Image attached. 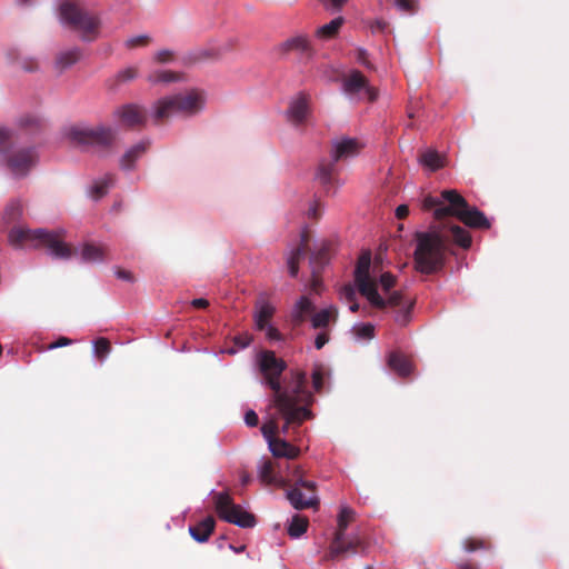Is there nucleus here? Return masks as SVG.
Listing matches in <instances>:
<instances>
[{
  "mask_svg": "<svg viewBox=\"0 0 569 569\" xmlns=\"http://www.w3.org/2000/svg\"><path fill=\"white\" fill-rule=\"evenodd\" d=\"M258 363L266 385L273 391L272 402L284 420L282 432L287 435L290 427H300L312 417L309 409L312 395L307 389L306 373L292 372L291 381L282 386L280 377L287 369L284 360L277 358L273 351L264 350L259 355Z\"/></svg>",
  "mask_w": 569,
  "mask_h": 569,
  "instance_id": "1",
  "label": "nucleus"
},
{
  "mask_svg": "<svg viewBox=\"0 0 569 569\" xmlns=\"http://www.w3.org/2000/svg\"><path fill=\"white\" fill-rule=\"evenodd\" d=\"M449 237L463 249L470 248L472 242L470 232L458 224H450L448 230L432 228L429 231L416 233L413 262L418 272L435 274L443 269Z\"/></svg>",
  "mask_w": 569,
  "mask_h": 569,
  "instance_id": "2",
  "label": "nucleus"
},
{
  "mask_svg": "<svg viewBox=\"0 0 569 569\" xmlns=\"http://www.w3.org/2000/svg\"><path fill=\"white\" fill-rule=\"evenodd\" d=\"M422 209L433 210V217L437 220L456 217L470 228H490V222L485 213L476 207H470L467 200L453 189L443 190L440 197L427 196L422 201Z\"/></svg>",
  "mask_w": 569,
  "mask_h": 569,
  "instance_id": "3",
  "label": "nucleus"
},
{
  "mask_svg": "<svg viewBox=\"0 0 569 569\" xmlns=\"http://www.w3.org/2000/svg\"><path fill=\"white\" fill-rule=\"evenodd\" d=\"M204 102V92L198 89L167 96L152 104L151 118L154 124H160L174 114L191 117L202 110Z\"/></svg>",
  "mask_w": 569,
  "mask_h": 569,
  "instance_id": "4",
  "label": "nucleus"
},
{
  "mask_svg": "<svg viewBox=\"0 0 569 569\" xmlns=\"http://www.w3.org/2000/svg\"><path fill=\"white\" fill-rule=\"evenodd\" d=\"M17 141L12 130L0 127L1 163L16 178H24L38 163V153L34 147L9 148Z\"/></svg>",
  "mask_w": 569,
  "mask_h": 569,
  "instance_id": "5",
  "label": "nucleus"
},
{
  "mask_svg": "<svg viewBox=\"0 0 569 569\" xmlns=\"http://www.w3.org/2000/svg\"><path fill=\"white\" fill-rule=\"evenodd\" d=\"M63 231H46L43 229L31 230L24 227H14L9 232V241L13 246H22L27 242L38 241L58 259H69L74 250L63 241Z\"/></svg>",
  "mask_w": 569,
  "mask_h": 569,
  "instance_id": "6",
  "label": "nucleus"
},
{
  "mask_svg": "<svg viewBox=\"0 0 569 569\" xmlns=\"http://www.w3.org/2000/svg\"><path fill=\"white\" fill-rule=\"evenodd\" d=\"M356 512L349 507H342L338 515V526L330 542L329 550L325 556L326 560H338L348 555L363 552L366 545L363 540L353 535L347 538L348 526L355 520Z\"/></svg>",
  "mask_w": 569,
  "mask_h": 569,
  "instance_id": "7",
  "label": "nucleus"
},
{
  "mask_svg": "<svg viewBox=\"0 0 569 569\" xmlns=\"http://www.w3.org/2000/svg\"><path fill=\"white\" fill-rule=\"evenodd\" d=\"M59 11L63 23L80 32L82 39L90 41L97 37L100 21L97 16L87 11L81 3L66 0L60 4Z\"/></svg>",
  "mask_w": 569,
  "mask_h": 569,
  "instance_id": "8",
  "label": "nucleus"
},
{
  "mask_svg": "<svg viewBox=\"0 0 569 569\" xmlns=\"http://www.w3.org/2000/svg\"><path fill=\"white\" fill-rule=\"evenodd\" d=\"M68 137L74 146L82 149L109 148L114 141L116 133L113 129L104 126L96 128L72 127Z\"/></svg>",
  "mask_w": 569,
  "mask_h": 569,
  "instance_id": "9",
  "label": "nucleus"
},
{
  "mask_svg": "<svg viewBox=\"0 0 569 569\" xmlns=\"http://www.w3.org/2000/svg\"><path fill=\"white\" fill-rule=\"evenodd\" d=\"M213 503L220 519L240 528H253L256 526V517L236 505L228 492L214 493Z\"/></svg>",
  "mask_w": 569,
  "mask_h": 569,
  "instance_id": "10",
  "label": "nucleus"
},
{
  "mask_svg": "<svg viewBox=\"0 0 569 569\" xmlns=\"http://www.w3.org/2000/svg\"><path fill=\"white\" fill-rule=\"evenodd\" d=\"M371 252L365 251L360 254L355 270V281L359 292L365 296L376 308H383L386 302L378 293L377 283L370 278Z\"/></svg>",
  "mask_w": 569,
  "mask_h": 569,
  "instance_id": "11",
  "label": "nucleus"
},
{
  "mask_svg": "<svg viewBox=\"0 0 569 569\" xmlns=\"http://www.w3.org/2000/svg\"><path fill=\"white\" fill-rule=\"evenodd\" d=\"M342 90L351 97L362 92L370 102L378 98V90L369 84L368 79L359 70H352L342 78Z\"/></svg>",
  "mask_w": 569,
  "mask_h": 569,
  "instance_id": "12",
  "label": "nucleus"
},
{
  "mask_svg": "<svg viewBox=\"0 0 569 569\" xmlns=\"http://www.w3.org/2000/svg\"><path fill=\"white\" fill-rule=\"evenodd\" d=\"M113 116L127 129H140L147 123L148 117L144 107L137 103H127L118 107Z\"/></svg>",
  "mask_w": 569,
  "mask_h": 569,
  "instance_id": "13",
  "label": "nucleus"
},
{
  "mask_svg": "<svg viewBox=\"0 0 569 569\" xmlns=\"http://www.w3.org/2000/svg\"><path fill=\"white\" fill-rule=\"evenodd\" d=\"M383 300L386 306L382 309H385L387 306L399 308V311L395 317V321L399 326L406 327L411 320V311L415 305V300L411 298H405L401 291H393L389 295L387 300Z\"/></svg>",
  "mask_w": 569,
  "mask_h": 569,
  "instance_id": "14",
  "label": "nucleus"
},
{
  "mask_svg": "<svg viewBox=\"0 0 569 569\" xmlns=\"http://www.w3.org/2000/svg\"><path fill=\"white\" fill-rule=\"evenodd\" d=\"M316 306L308 296H302L293 306L290 315L291 323L299 327L307 320H311Z\"/></svg>",
  "mask_w": 569,
  "mask_h": 569,
  "instance_id": "15",
  "label": "nucleus"
},
{
  "mask_svg": "<svg viewBox=\"0 0 569 569\" xmlns=\"http://www.w3.org/2000/svg\"><path fill=\"white\" fill-rule=\"evenodd\" d=\"M361 144L357 139L343 138L333 142L331 156L335 161L346 160L359 153Z\"/></svg>",
  "mask_w": 569,
  "mask_h": 569,
  "instance_id": "16",
  "label": "nucleus"
},
{
  "mask_svg": "<svg viewBox=\"0 0 569 569\" xmlns=\"http://www.w3.org/2000/svg\"><path fill=\"white\" fill-rule=\"evenodd\" d=\"M287 113L290 122H292L297 127L301 126L309 114V104L307 97L305 94H300L298 98H296L290 103Z\"/></svg>",
  "mask_w": 569,
  "mask_h": 569,
  "instance_id": "17",
  "label": "nucleus"
},
{
  "mask_svg": "<svg viewBox=\"0 0 569 569\" xmlns=\"http://www.w3.org/2000/svg\"><path fill=\"white\" fill-rule=\"evenodd\" d=\"M301 488L302 487L297 486L287 491V499L290 501L291 506L297 510L317 507L319 505V498L316 492H311L310 497L305 498Z\"/></svg>",
  "mask_w": 569,
  "mask_h": 569,
  "instance_id": "18",
  "label": "nucleus"
},
{
  "mask_svg": "<svg viewBox=\"0 0 569 569\" xmlns=\"http://www.w3.org/2000/svg\"><path fill=\"white\" fill-rule=\"evenodd\" d=\"M268 446L276 458L296 459L300 455V449L298 447L280 438L270 440Z\"/></svg>",
  "mask_w": 569,
  "mask_h": 569,
  "instance_id": "19",
  "label": "nucleus"
},
{
  "mask_svg": "<svg viewBox=\"0 0 569 569\" xmlns=\"http://www.w3.org/2000/svg\"><path fill=\"white\" fill-rule=\"evenodd\" d=\"M308 246V233L302 232L300 244L292 249L287 258V266L291 277H297L300 260L305 257Z\"/></svg>",
  "mask_w": 569,
  "mask_h": 569,
  "instance_id": "20",
  "label": "nucleus"
},
{
  "mask_svg": "<svg viewBox=\"0 0 569 569\" xmlns=\"http://www.w3.org/2000/svg\"><path fill=\"white\" fill-rule=\"evenodd\" d=\"M280 50L283 53L291 51L300 52L307 56L311 54L312 48L307 36L299 34L287 39L280 44Z\"/></svg>",
  "mask_w": 569,
  "mask_h": 569,
  "instance_id": "21",
  "label": "nucleus"
},
{
  "mask_svg": "<svg viewBox=\"0 0 569 569\" xmlns=\"http://www.w3.org/2000/svg\"><path fill=\"white\" fill-rule=\"evenodd\" d=\"M388 366L400 377H408L412 371L411 361L399 351H392L389 353Z\"/></svg>",
  "mask_w": 569,
  "mask_h": 569,
  "instance_id": "22",
  "label": "nucleus"
},
{
  "mask_svg": "<svg viewBox=\"0 0 569 569\" xmlns=\"http://www.w3.org/2000/svg\"><path fill=\"white\" fill-rule=\"evenodd\" d=\"M216 521L214 518L208 516L203 520L199 521L194 526L189 527L190 536L198 542L208 541L209 537L214 530Z\"/></svg>",
  "mask_w": 569,
  "mask_h": 569,
  "instance_id": "23",
  "label": "nucleus"
},
{
  "mask_svg": "<svg viewBox=\"0 0 569 569\" xmlns=\"http://www.w3.org/2000/svg\"><path fill=\"white\" fill-rule=\"evenodd\" d=\"M338 317V310L336 307H329L326 309H321L318 312H313L311 317V326L313 329H325L330 322H335Z\"/></svg>",
  "mask_w": 569,
  "mask_h": 569,
  "instance_id": "24",
  "label": "nucleus"
},
{
  "mask_svg": "<svg viewBox=\"0 0 569 569\" xmlns=\"http://www.w3.org/2000/svg\"><path fill=\"white\" fill-rule=\"evenodd\" d=\"M336 162L337 161H335L333 157L331 156L330 160H322L319 163L317 179L326 188H329L333 183L336 173Z\"/></svg>",
  "mask_w": 569,
  "mask_h": 569,
  "instance_id": "25",
  "label": "nucleus"
},
{
  "mask_svg": "<svg viewBox=\"0 0 569 569\" xmlns=\"http://www.w3.org/2000/svg\"><path fill=\"white\" fill-rule=\"evenodd\" d=\"M149 142L140 141L131 147L121 158L120 164L123 169H131L134 162L148 150Z\"/></svg>",
  "mask_w": 569,
  "mask_h": 569,
  "instance_id": "26",
  "label": "nucleus"
},
{
  "mask_svg": "<svg viewBox=\"0 0 569 569\" xmlns=\"http://www.w3.org/2000/svg\"><path fill=\"white\" fill-rule=\"evenodd\" d=\"M330 250H331V243L330 242H322L320 248L312 252L310 256V266L311 269L317 271H322L323 267L329 262L330 259Z\"/></svg>",
  "mask_w": 569,
  "mask_h": 569,
  "instance_id": "27",
  "label": "nucleus"
},
{
  "mask_svg": "<svg viewBox=\"0 0 569 569\" xmlns=\"http://www.w3.org/2000/svg\"><path fill=\"white\" fill-rule=\"evenodd\" d=\"M343 23L345 19L342 17H337L329 23L319 27L316 31V36L322 40L333 39L339 33Z\"/></svg>",
  "mask_w": 569,
  "mask_h": 569,
  "instance_id": "28",
  "label": "nucleus"
},
{
  "mask_svg": "<svg viewBox=\"0 0 569 569\" xmlns=\"http://www.w3.org/2000/svg\"><path fill=\"white\" fill-rule=\"evenodd\" d=\"M81 54H82L81 50L78 48H72V49L62 51L56 57V66L61 71L64 69H68V68L72 67L73 64H76L80 60Z\"/></svg>",
  "mask_w": 569,
  "mask_h": 569,
  "instance_id": "29",
  "label": "nucleus"
},
{
  "mask_svg": "<svg viewBox=\"0 0 569 569\" xmlns=\"http://www.w3.org/2000/svg\"><path fill=\"white\" fill-rule=\"evenodd\" d=\"M139 76V69L137 67H128L123 70H120L114 74L113 78L109 79V87L112 90H116L120 84L130 82L137 79Z\"/></svg>",
  "mask_w": 569,
  "mask_h": 569,
  "instance_id": "30",
  "label": "nucleus"
},
{
  "mask_svg": "<svg viewBox=\"0 0 569 569\" xmlns=\"http://www.w3.org/2000/svg\"><path fill=\"white\" fill-rule=\"evenodd\" d=\"M274 315V307L269 302H262L254 315V322L258 330L263 331Z\"/></svg>",
  "mask_w": 569,
  "mask_h": 569,
  "instance_id": "31",
  "label": "nucleus"
},
{
  "mask_svg": "<svg viewBox=\"0 0 569 569\" xmlns=\"http://www.w3.org/2000/svg\"><path fill=\"white\" fill-rule=\"evenodd\" d=\"M259 478L262 482L267 485L280 483L286 486V481L280 477L278 478L274 473V465L271 460H266L262 462L259 469Z\"/></svg>",
  "mask_w": 569,
  "mask_h": 569,
  "instance_id": "32",
  "label": "nucleus"
},
{
  "mask_svg": "<svg viewBox=\"0 0 569 569\" xmlns=\"http://www.w3.org/2000/svg\"><path fill=\"white\" fill-rule=\"evenodd\" d=\"M82 260L86 262H98L106 258V250L101 246L86 243L81 252Z\"/></svg>",
  "mask_w": 569,
  "mask_h": 569,
  "instance_id": "33",
  "label": "nucleus"
},
{
  "mask_svg": "<svg viewBox=\"0 0 569 569\" xmlns=\"http://www.w3.org/2000/svg\"><path fill=\"white\" fill-rule=\"evenodd\" d=\"M23 213L22 204L19 200H13L9 202L2 213V221L6 224L13 223L18 221Z\"/></svg>",
  "mask_w": 569,
  "mask_h": 569,
  "instance_id": "34",
  "label": "nucleus"
},
{
  "mask_svg": "<svg viewBox=\"0 0 569 569\" xmlns=\"http://www.w3.org/2000/svg\"><path fill=\"white\" fill-rule=\"evenodd\" d=\"M419 161L431 171H436L443 167L442 157L435 150H427L422 152Z\"/></svg>",
  "mask_w": 569,
  "mask_h": 569,
  "instance_id": "35",
  "label": "nucleus"
},
{
  "mask_svg": "<svg viewBox=\"0 0 569 569\" xmlns=\"http://www.w3.org/2000/svg\"><path fill=\"white\" fill-rule=\"evenodd\" d=\"M309 521L307 517L295 515L288 526V535L291 538H299L307 531Z\"/></svg>",
  "mask_w": 569,
  "mask_h": 569,
  "instance_id": "36",
  "label": "nucleus"
},
{
  "mask_svg": "<svg viewBox=\"0 0 569 569\" xmlns=\"http://www.w3.org/2000/svg\"><path fill=\"white\" fill-rule=\"evenodd\" d=\"M290 480L295 482L293 487L300 486L303 489H307L310 492L317 491V485L313 481H308L303 479V470L299 466L292 467L289 473Z\"/></svg>",
  "mask_w": 569,
  "mask_h": 569,
  "instance_id": "37",
  "label": "nucleus"
},
{
  "mask_svg": "<svg viewBox=\"0 0 569 569\" xmlns=\"http://www.w3.org/2000/svg\"><path fill=\"white\" fill-rule=\"evenodd\" d=\"M113 176L108 174L103 179L96 181L91 188V197L96 200L107 194L109 188L113 184Z\"/></svg>",
  "mask_w": 569,
  "mask_h": 569,
  "instance_id": "38",
  "label": "nucleus"
},
{
  "mask_svg": "<svg viewBox=\"0 0 569 569\" xmlns=\"http://www.w3.org/2000/svg\"><path fill=\"white\" fill-rule=\"evenodd\" d=\"M462 547L467 552H475L481 549H490L491 543L488 539L485 538L469 537L462 541Z\"/></svg>",
  "mask_w": 569,
  "mask_h": 569,
  "instance_id": "39",
  "label": "nucleus"
},
{
  "mask_svg": "<svg viewBox=\"0 0 569 569\" xmlns=\"http://www.w3.org/2000/svg\"><path fill=\"white\" fill-rule=\"evenodd\" d=\"M180 79V76L177 72L170 70H158L148 76V81L151 83H169L174 82Z\"/></svg>",
  "mask_w": 569,
  "mask_h": 569,
  "instance_id": "40",
  "label": "nucleus"
},
{
  "mask_svg": "<svg viewBox=\"0 0 569 569\" xmlns=\"http://www.w3.org/2000/svg\"><path fill=\"white\" fill-rule=\"evenodd\" d=\"M278 430H279V426H278V421L276 418H272L268 422L262 425L261 432H262L263 437L266 438L268 445L270 443V440H276L278 438V437H276Z\"/></svg>",
  "mask_w": 569,
  "mask_h": 569,
  "instance_id": "41",
  "label": "nucleus"
},
{
  "mask_svg": "<svg viewBox=\"0 0 569 569\" xmlns=\"http://www.w3.org/2000/svg\"><path fill=\"white\" fill-rule=\"evenodd\" d=\"M353 332L359 339L370 340L375 337V326L371 323H362L356 326Z\"/></svg>",
  "mask_w": 569,
  "mask_h": 569,
  "instance_id": "42",
  "label": "nucleus"
},
{
  "mask_svg": "<svg viewBox=\"0 0 569 569\" xmlns=\"http://www.w3.org/2000/svg\"><path fill=\"white\" fill-rule=\"evenodd\" d=\"M251 341H252V336L249 333L236 336L233 338V342L237 346V348L236 349L230 348V349H228V352L230 355H234L238 349H243V348L248 347L251 343Z\"/></svg>",
  "mask_w": 569,
  "mask_h": 569,
  "instance_id": "43",
  "label": "nucleus"
},
{
  "mask_svg": "<svg viewBox=\"0 0 569 569\" xmlns=\"http://www.w3.org/2000/svg\"><path fill=\"white\" fill-rule=\"evenodd\" d=\"M111 351V345L106 338H98L94 341V352L97 357L103 358Z\"/></svg>",
  "mask_w": 569,
  "mask_h": 569,
  "instance_id": "44",
  "label": "nucleus"
},
{
  "mask_svg": "<svg viewBox=\"0 0 569 569\" xmlns=\"http://www.w3.org/2000/svg\"><path fill=\"white\" fill-rule=\"evenodd\" d=\"M151 39L147 34H140L132 38H129L126 41V47L128 49H136L138 47H146L150 43Z\"/></svg>",
  "mask_w": 569,
  "mask_h": 569,
  "instance_id": "45",
  "label": "nucleus"
},
{
  "mask_svg": "<svg viewBox=\"0 0 569 569\" xmlns=\"http://www.w3.org/2000/svg\"><path fill=\"white\" fill-rule=\"evenodd\" d=\"M325 371L321 366H317L312 371V386L316 391H320L323 386Z\"/></svg>",
  "mask_w": 569,
  "mask_h": 569,
  "instance_id": "46",
  "label": "nucleus"
},
{
  "mask_svg": "<svg viewBox=\"0 0 569 569\" xmlns=\"http://www.w3.org/2000/svg\"><path fill=\"white\" fill-rule=\"evenodd\" d=\"M379 283L382 288V290L387 293L390 291L391 288L396 284V277L391 274L390 272H385L379 278Z\"/></svg>",
  "mask_w": 569,
  "mask_h": 569,
  "instance_id": "47",
  "label": "nucleus"
},
{
  "mask_svg": "<svg viewBox=\"0 0 569 569\" xmlns=\"http://www.w3.org/2000/svg\"><path fill=\"white\" fill-rule=\"evenodd\" d=\"M356 289L350 283L345 284L340 290V298L347 302L356 300Z\"/></svg>",
  "mask_w": 569,
  "mask_h": 569,
  "instance_id": "48",
  "label": "nucleus"
},
{
  "mask_svg": "<svg viewBox=\"0 0 569 569\" xmlns=\"http://www.w3.org/2000/svg\"><path fill=\"white\" fill-rule=\"evenodd\" d=\"M320 273H321V271H319L318 269H317L316 273H315V270L311 269L310 288H311V291H313L315 293H320V289L322 286Z\"/></svg>",
  "mask_w": 569,
  "mask_h": 569,
  "instance_id": "49",
  "label": "nucleus"
},
{
  "mask_svg": "<svg viewBox=\"0 0 569 569\" xmlns=\"http://www.w3.org/2000/svg\"><path fill=\"white\" fill-rule=\"evenodd\" d=\"M397 7L405 12H413L416 2L413 0H396Z\"/></svg>",
  "mask_w": 569,
  "mask_h": 569,
  "instance_id": "50",
  "label": "nucleus"
},
{
  "mask_svg": "<svg viewBox=\"0 0 569 569\" xmlns=\"http://www.w3.org/2000/svg\"><path fill=\"white\" fill-rule=\"evenodd\" d=\"M244 422L248 427H257L259 423V417L253 410H248L244 415Z\"/></svg>",
  "mask_w": 569,
  "mask_h": 569,
  "instance_id": "51",
  "label": "nucleus"
},
{
  "mask_svg": "<svg viewBox=\"0 0 569 569\" xmlns=\"http://www.w3.org/2000/svg\"><path fill=\"white\" fill-rule=\"evenodd\" d=\"M322 209L319 202L315 201L308 209V217L311 219H319L321 217Z\"/></svg>",
  "mask_w": 569,
  "mask_h": 569,
  "instance_id": "52",
  "label": "nucleus"
},
{
  "mask_svg": "<svg viewBox=\"0 0 569 569\" xmlns=\"http://www.w3.org/2000/svg\"><path fill=\"white\" fill-rule=\"evenodd\" d=\"M173 59V53L170 50H160L156 54V60L160 63L169 62Z\"/></svg>",
  "mask_w": 569,
  "mask_h": 569,
  "instance_id": "53",
  "label": "nucleus"
},
{
  "mask_svg": "<svg viewBox=\"0 0 569 569\" xmlns=\"http://www.w3.org/2000/svg\"><path fill=\"white\" fill-rule=\"evenodd\" d=\"M329 341V333L326 331L319 332L315 339L316 349L320 350Z\"/></svg>",
  "mask_w": 569,
  "mask_h": 569,
  "instance_id": "54",
  "label": "nucleus"
},
{
  "mask_svg": "<svg viewBox=\"0 0 569 569\" xmlns=\"http://www.w3.org/2000/svg\"><path fill=\"white\" fill-rule=\"evenodd\" d=\"M72 343V340L67 338V337H60L58 340H56L54 342L50 343L48 346V349L49 350H53V349H57V348H61V347H66V346H69Z\"/></svg>",
  "mask_w": 569,
  "mask_h": 569,
  "instance_id": "55",
  "label": "nucleus"
},
{
  "mask_svg": "<svg viewBox=\"0 0 569 569\" xmlns=\"http://www.w3.org/2000/svg\"><path fill=\"white\" fill-rule=\"evenodd\" d=\"M327 9L339 10L348 0H320Z\"/></svg>",
  "mask_w": 569,
  "mask_h": 569,
  "instance_id": "56",
  "label": "nucleus"
},
{
  "mask_svg": "<svg viewBox=\"0 0 569 569\" xmlns=\"http://www.w3.org/2000/svg\"><path fill=\"white\" fill-rule=\"evenodd\" d=\"M21 68L26 71L32 72L38 69V62L32 58H26L21 62Z\"/></svg>",
  "mask_w": 569,
  "mask_h": 569,
  "instance_id": "57",
  "label": "nucleus"
},
{
  "mask_svg": "<svg viewBox=\"0 0 569 569\" xmlns=\"http://www.w3.org/2000/svg\"><path fill=\"white\" fill-rule=\"evenodd\" d=\"M263 331L267 332V337L270 340H280L282 337L280 331L272 326H267V328Z\"/></svg>",
  "mask_w": 569,
  "mask_h": 569,
  "instance_id": "58",
  "label": "nucleus"
},
{
  "mask_svg": "<svg viewBox=\"0 0 569 569\" xmlns=\"http://www.w3.org/2000/svg\"><path fill=\"white\" fill-rule=\"evenodd\" d=\"M409 214V208L407 204H400L397 207L396 209V217L399 219V220H402L405 218H407Z\"/></svg>",
  "mask_w": 569,
  "mask_h": 569,
  "instance_id": "59",
  "label": "nucleus"
},
{
  "mask_svg": "<svg viewBox=\"0 0 569 569\" xmlns=\"http://www.w3.org/2000/svg\"><path fill=\"white\" fill-rule=\"evenodd\" d=\"M116 274H117V277L119 279H122V280H126V281H130V282L133 281V276L128 270L118 269Z\"/></svg>",
  "mask_w": 569,
  "mask_h": 569,
  "instance_id": "60",
  "label": "nucleus"
},
{
  "mask_svg": "<svg viewBox=\"0 0 569 569\" xmlns=\"http://www.w3.org/2000/svg\"><path fill=\"white\" fill-rule=\"evenodd\" d=\"M191 306L198 309H206L209 306V301L203 298L193 299Z\"/></svg>",
  "mask_w": 569,
  "mask_h": 569,
  "instance_id": "61",
  "label": "nucleus"
},
{
  "mask_svg": "<svg viewBox=\"0 0 569 569\" xmlns=\"http://www.w3.org/2000/svg\"><path fill=\"white\" fill-rule=\"evenodd\" d=\"M357 60L362 63L366 67H370L368 60H367V51L363 49L358 50Z\"/></svg>",
  "mask_w": 569,
  "mask_h": 569,
  "instance_id": "62",
  "label": "nucleus"
},
{
  "mask_svg": "<svg viewBox=\"0 0 569 569\" xmlns=\"http://www.w3.org/2000/svg\"><path fill=\"white\" fill-rule=\"evenodd\" d=\"M22 126H24V127H29V126L38 127L39 126V120L37 118H34V117H28V118L22 119Z\"/></svg>",
  "mask_w": 569,
  "mask_h": 569,
  "instance_id": "63",
  "label": "nucleus"
},
{
  "mask_svg": "<svg viewBox=\"0 0 569 569\" xmlns=\"http://www.w3.org/2000/svg\"><path fill=\"white\" fill-rule=\"evenodd\" d=\"M458 569H478V567L470 562H461L459 563Z\"/></svg>",
  "mask_w": 569,
  "mask_h": 569,
  "instance_id": "64",
  "label": "nucleus"
}]
</instances>
